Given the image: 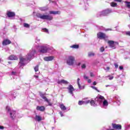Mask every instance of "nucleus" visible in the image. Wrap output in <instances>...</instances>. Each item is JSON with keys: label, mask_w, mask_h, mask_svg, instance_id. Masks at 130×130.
I'll return each mask as SVG.
<instances>
[{"label": "nucleus", "mask_w": 130, "mask_h": 130, "mask_svg": "<svg viewBox=\"0 0 130 130\" xmlns=\"http://www.w3.org/2000/svg\"><path fill=\"white\" fill-rule=\"evenodd\" d=\"M38 48L40 49L39 51L40 53H46L47 52H49V50H50V47L48 45H44L40 47H39V46H37L35 48H32L27 54L26 58H24L23 57H20V61L18 64V67H19V68L24 67V66H25V60H30V59L34 58V55H35V54L36 53V49H38Z\"/></svg>", "instance_id": "1"}, {"label": "nucleus", "mask_w": 130, "mask_h": 130, "mask_svg": "<svg viewBox=\"0 0 130 130\" xmlns=\"http://www.w3.org/2000/svg\"><path fill=\"white\" fill-rule=\"evenodd\" d=\"M37 17L42 20H47L48 21H51L53 19V17L50 15L41 14L40 13L37 14Z\"/></svg>", "instance_id": "2"}, {"label": "nucleus", "mask_w": 130, "mask_h": 130, "mask_svg": "<svg viewBox=\"0 0 130 130\" xmlns=\"http://www.w3.org/2000/svg\"><path fill=\"white\" fill-rule=\"evenodd\" d=\"M112 13V10L108 9L107 10H103L102 12H99L97 14V17H102L104 16H108L109 14Z\"/></svg>", "instance_id": "3"}, {"label": "nucleus", "mask_w": 130, "mask_h": 130, "mask_svg": "<svg viewBox=\"0 0 130 130\" xmlns=\"http://www.w3.org/2000/svg\"><path fill=\"white\" fill-rule=\"evenodd\" d=\"M6 110L7 111L8 113L10 114V117L12 119H14V118H15L16 116H17L16 111L11 110L10 107L7 106L6 107Z\"/></svg>", "instance_id": "4"}, {"label": "nucleus", "mask_w": 130, "mask_h": 130, "mask_svg": "<svg viewBox=\"0 0 130 130\" xmlns=\"http://www.w3.org/2000/svg\"><path fill=\"white\" fill-rule=\"evenodd\" d=\"M75 61V57L73 56H69L68 57L67 59V64L68 66H73L74 65V62Z\"/></svg>", "instance_id": "5"}, {"label": "nucleus", "mask_w": 130, "mask_h": 130, "mask_svg": "<svg viewBox=\"0 0 130 130\" xmlns=\"http://www.w3.org/2000/svg\"><path fill=\"white\" fill-rule=\"evenodd\" d=\"M6 15L8 18H10L11 20H14L15 19V16H16L15 12L10 11H7Z\"/></svg>", "instance_id": "6"}, {"label": "nucleus", "mask_w": 130, "mask_h": 130, "mask_svg": "<svg viewBox=\"0 0 130 130\" xmlns=\"http://www.w3.org/2000/svg\"><path fill=\"white\" fill-rule=\"evenodd\" d=\"M40 96L43 99H44L45 102H47V103H48L49 106H51V105H52L51 103H50V100H48L47 98H46L45 95H44V94L41 93L40 94Z\"/></svg>", "instance_id": "7"}, {"label": "nucleus", "mask_w": 130, "mask_h": 130, "mask_svg": "<svg viewBox=\"0 0 130 130\" xmlns=\"http://www.w3.org/2000/svg\"><path fill=\"white\" fill-rule=\"evenodd\" d=\"M87 99H88V98L84 99L83 101H79L78 105H84L90 103V100H87Z\"/></svg>", "instance_id": "8"}, {"label": "nucleus", "mask_w": 130, "mask_h": 130, "mask_svg": "<svg viewBox=\"0 0 130 130\" xmlns=\"http://www.w3.org/2000/svg\"><path fill=\"white\" fill-rule=\"evenodd\" d=\"M67 89H68L69 93L72 95V96H74V93H73V92L75 91V88H74V86H73L72 84H70L69 85V87H67Z\"/></svg>", "instance_id": "9"}, {"label": "nucleus", "mask_w": 130, "mask_h": 130, "mask_svg": "<svg viewBox=\"0 0 130 130\" xmlns=\"http://www.w3.org/2000/svg\"><path fill=\"white\" fill-rule=\"evenodd\" d=\"M97 36L98 38H99V39H105L106 38H107V36H106V35L101 32L98 33Z\"/></svg>", "instance_id": "10"}, {"label": "nucleus", "mask_w": 130, "mask_h": 130, "mask_svg": "<svg viewBox=\"0 0 130 130\" xmlns=\"http://www.w3.org/2000/svg\"><path fill=\"white\" fill-rule=\"evenodd\" d=\"M54 59V57L53 56H50L44 57V60H45V61H51V60H53Z\"/></svg>", "instance_id": "11"}, {"label": "nucleus", "mask_w": 130, "mask_h": 130, "mask_svg": "<svg viewBox=\"0 0 130 130\" xmlns=\"http://www.w3.org/2000/svg\"><path fill=\"white\" fill-rule=\"evenodd\" d=\"M57 83L58 84H60V85L63 84V85H68L69 84V82L65 80L64 79H62L61 80H59L57 81Z\"/></svg>", "instance_id": "12"}, {"label": "nucleus", "mask_w": 130, "mask_h": 130, "mask_svg": "<svg viewBox=\"0 0 130 130\" xmlns=\"http://www.w3.org/2000/svg\"><path fill=\"white\" fill-rule=\"evenodd\" d=\"M108 43L111 48H112L113 49H115V45H114V41H109Z\"/></svg>", "instance_id": "13"}, {"label": "nucleus", "mask_w": 130, "mask_h": 130, "mask_svg": "<svg viewBox=\"0 0 130 130\" xmlns=\"http://www.w3.org/2000/svg\"><path fill=\"white\" fill-rule=\"evenodd\" d=\"M113 128L114 129H121V125L117 124H112Z\"/></svg>", "instance_id": "14"}, {"label": "nucleus", "mask_w": 130, "mask_h": 130, "mask_svg": "<svg viewBox=\"0 0 130 130\" xmlns=\"http://www.w3.org/2000/svg\"><path fill=\"white\" fill-rule=\"evenodd\" d=\"M9 60H17L18 59V57L16 55H11L8 57Z\"/></svg>", "instance_id": "15"}, {"label": "nucleus", "mask_w": 130, "mask_h": 130, "mask_svg": "<svg viewBox=\"0 0 130 130\" xmlns=\"http://www.w3.org/2000/svg\"><path fill=\"white\" fill-rule=\"evenodd\" d=\"M114 100H116V102L117 103L118 105H120V98H119L118 95H115L114 97Z\"/></svg>", "instance_id": "16"}, {"label": "nucleus", "mask_w": 130, "mask_h": 130, "mask_svg": "<svg viewBox=\"0 0 130 130\" xmlns=\"http://www.w3.org/2000/svg\"><path fill=\"white\" fill-rule=\"evenodd\" d=\"M107 106H108V102L106 100H104V102H103V106L102 107L103 108L106 109L107 108Z\"/></svg>", "instance_id": "17"}, {"label": "nucleus", "mask_w": 130, "mask_h": 130, "mask_svg": "<svg viewBox=\"0 0 130 130\" xmlns=\"http://www.w3.org/2000/svg\"><path fill=\"white\" fill-rule=\"evenodd\" d=\"M11 44V41L10 40H5L3 42V45H8Z\"/></svg>", "instance_id": "18"}, {"label": "nucleus", "mask_w": 130, "mask_h": 130, "mask_svg": "<svg viewBox=\"0 0 130 130\" xmlns=\"http://www.w3.org/2000/svg\"><path fill=\"white\" fill-rule=\"evenodd\" d=\"M37 110H39L40 111H44V110H45V107H44V106H38L37 107Z\"/></svg>", "instance_id": "19"}, {"label": "nucleus", "mask_w": 130, "mask_h": 130, "mask_svg": "<svg viewBox=\"0 0 130 130\" xmlns=\"http://www.w3.org/2000/svg\"><path fill=\"white\" fill-rule=\"evenodd\" d=\"M35 119L36 121H41L42 120V117L39 115H36Z\"/></svg>", "instance_id": "20"}, {"label": "nucleus", "mask_w": 130, "mask_h": 130, "mask_svg": "<svg viewBox=\"0 0 130 130\" xmlns=\"http://www.w3.org/2000/svg\"><path fill=\"white\" fill-rule=\"evenodd\" d=\"M49 14L51 15H59V14H60V12L59 11H49Z\"/></svg>", "instance_id": "21"}, {"label": "nucleus", "mask_w": 130, "mask_h": 130, "mask_svg": "<svg viewBox=\"0 0 130 130\" xmlns=\"http://www.w3.org/2000/svg\"><path fill=\"white\" fill-rule=\"evenodd\" d=\"M77 85L80 90L84 89V86H81V84H80V78L77 79Z\"/></svg>", "instance_id": "22"}, {"label": "nucleus", "mask_w": 130, "mask_h": 130, "mask_svg": "<svg viewBox=\"0 0 130 130\" xmlns=\"http://www.w3.org/2000/svg\"><path fill=\"white\" fill-rule=\"evenodd\" d=\"M103 99H104V97L101 95L99 98L95 99V101L101 102Z\"/></svg>", "instance_id": "23"}, {"label": "nucleus", "mask_w": 130, "mask_h": 130, "mask_svg": "<svg viewBox=\"0 0 130 130\" xmlns=\"http://www.w3.org/2000/svg\"><path fill=\"white\" fill-rule=\"evenodd\" d=\"M89 103H90L91 106L96 107L97 106V103H96V102L94 101L93 100H91L89 102Z\"/></svg>", "instance_id": "24"}, {"label": "nucleus", "mask_w": 130, "mask_h": 130, "mask_svg": "<svg viewBox=\"0 0 130 130\" xmlns=\"http://www.w3.org/2000/svg\"><path fill=\"white\" fill-rule=\"evenodd\" d=\"M59 107L60 109L63 111H64V110H67V108L66 107V106H64V105H63V104H60Z\"/></svg>", "instance_id": "25"}, {"label": "nucleus", "mask_w": 130, "mask_h": 130, "mask_svg": "<svg viewBox=\"0 0 130 130\" xmlns=\"http://www.w3.org/2000/svg\"><path fill=\"white\" fill-rule=\"evenodd\" d=\"M39 9L42 12H46V11H47V10H48V8L47 7H40Z\"/></svg>", "instance_id": "26"}, {"label": "nucleus", "mask_w": 130, "mask_h": 130, "mask_svg": "<svg viewBox=\"0 0 130 130\" xmlns=\"http://www.w3.org/2000/svg\"><path fill=\"white\" fill-rule=\"evenodd\" d=\"M111 88L113 90V91H115V90H117V86H114V85H112Z\"/></svg>", "instance_id": "27"}, {"label": "nucleus", "mask_w": 130, "mask_h": 130, "mask_svg": "<svg viewBox=\"0 0 130 130\" xmlns=\"http://www.w3.org/2000/svg\"><path fill=\"white\" fill-rule=\"evenodd\" d=\"M23 26L25 28H29L30 27V25L28 23H23Z\"/></svg>", "instance_id": "28"}, {"label": "nucleus", "mask_w": 130, "mask_h": 130, "mask_svg": "<svg viewBox=\"0 0 130 130\" xmlns=\"http://www.w3.org/2000/svg\"><path fill=\"white\" fill-rule=\"evenodd\" d=\"M71 48H79V46L78 45H73L72 46H71Z\"/></svg>", "instance_id": "29"}, {"label": "nucleus", "mask_w": 130, "mask_h": 130, "mask_svg": "<svg viewBox=\"0 0 130 130\" xmlns=\"http://www.w3.org/2000/svg\"><path fill=\"white\" fill-rule=\"evenodd\" d=\"M12 99H10V100H12V99H14L16 98V93L14 92L12 94H11Z\"/></svg>", "instance_id": "30"}, {"label": "nucleus", "mask_w": 130, "mask_h": 130, "mask_svg": "<svg viewBox=\"0 0 130 130\" xmlns=\"http://www.w3.org/2000/svg\"><path fill=\"white\" fill-rule=\"evenodd\" d=\"M110 5L111 7H116V6H117V4L114 2L111 3Z\"/></svg>", "instance_id": "31"}, {"label": "nucleus", "mask_w": 130, "mask_h": 130, "mask_svg": "<svg viewBox=\"0 0 130 130\" xmlns=\"http://www.w3.org/2000/svg\"><path fill=\"white\" fill-rule=\"evenodd\" d=\"M34 70H35V72H38V71L39 70V66H38V65L36 66V67L34 68Z\"/></svg>", "instance_id": "32"}, {"label": "nucleus", "mask_w": 130, "mask_h": 130, "mask_svg": "<svg viewBox=\"0 0 130 130\" xmlns=\"http://www.w3.org/2000/svg\"><path fill=\"white\" fill-rule=\"evenodd\" d=\"M106 78H108L109 80H113V78L114 77L111 76H106Z\"/></svg>", "instance_id": "33"}, {"label": "nucleus", "mask_w": 130, "mask_h": 130, "mask_svg": "<svg viewBox=\"0 0 130 130\" xmlns=\"http://www.w3.org/2000/svg\"><path fill=\"white\" fill-rule=\"evenodd\" d=\"M95 54L93 52H89L88 53V56H94Z\"/></svg>", "instance_id": "34"}, {"label": "nucleus", "mask_w": 130, "mask_h": 130, "mask_svg": "<svg viewBox=\"0 0 130 130\" xmlns=\"http://www.w3.org/2000/svg\"><path fill=\"white\" fill-rule=\"evenodd\" d=\"M125 3L127 4L126 7H127L128 9H130V5H129L130 2H128L126 1V2H125Z\"/></svg>", "instance_id": "35"}, {"label": "nucleus", "mask_w": 130, "mask_h": 130, "mask_svg": "<svg viewBox=\"0 0 130 130\" xmlns=\"http://www.w3.org/2000/svg\"><path fill=\"white\" fill-rule=\"evenodd\" d=\"M42 30L43 32H46V33H49L48 31V29L46 28H43Z\"/></svg>", "instance_id": "36"}, {"label": "nucleus", "mask_w": 130, "mask_h": 130, "mask_svg": "<svg viewBox=\"0 0 130 130\" xmlns=\"http://www.w3.org/2000/svg\"><path fill=\"white\" fill-rule=\"evenodd\" d=\"M86 64H82L81 66V69H86Z\"/></svg>", "instance_id": "37"}, {"label": "nucleus", "mask_w": 130, "mask_h": 130, "mask_svg": "<svg viewBox=\"0 0 130 130\" xmlns=\"http://www.w3.org/2000/svg\"><path fill=\"white\" fill-rule=\"evenodd\" d=\"M16 75H17V73L16 72H15L13 71L11 73V76H16Z\"/></svg>", "instance_id": "38"}, {"label": "nucleus", "mask_w": 130, "mask_h": 130, "mask_svg": "<svg viewBox=\"0 0 130 130\" xmlns=\"http://www.w3.org/2000/svg\"><path fill=\"white\" fill-rule=\"evenodd\" d=\"M91 88H92V89H93L94 90L98 91V92H99V90H98V89H97V87L95 86H91Z\"/></svg>", "instance_id": "39"}, {"label": "nucleus", "mask_w": 130, "mask_h": 130, "mask_svg": "<svg viewBox=\"0 0 130 130\" xmlns=\"http://www.w3.org/2000/svg\"><path fill=\"white\" fill-rule=\"evenodd\" d=\"M104 50H105L104 47H101V48H100L101 52H103V51H104Z\"/></svg>", "instance_id": "40"}, {"label": "nucleus", "mask_w": 130, "mask_h": 130, "mask_svg": "<svg viewBox=\"0 0 130 130\" xmlns=\"http://www.w3.org/2000/svg\"><path fill=\"white\" fill-rule=\"evenodd\" d=\"M125 34L128 36H130V31H126Z\"/></svg>", "instance_id": "41"}, {"label": "nucleus", "mask_w": 130, "mask_h": 130, "mask_svg": "<svg viewBox=\"0 0 130 130\" xmlns=\"http://www.w3.org/2000/svg\"><path fill=\"white\" fill-rule=\"evenodd\" d=\"M105 71H109V70H110V68L108 67H106V68H105Z\"/></svg>", "instance_id": "42"}, {"label": "nucleus", "mask_w": 130, "mask_h": 130, "mask_svg": "<svg viewBox=\"0 0 130 130\" xmlns=\"http://www.w3.org/2000/svg\"><path fill=\"white\" fill-rule=\"evenodd\" d=\"M84 79H85V80H88V79H89V78L87 76H86V75H84Z\"/></svg>", "instance_id": "43"}, {"label": "nucleus", "mask_w": 130, "mask_h": 130, "mask_svg": "<svg viewBox=\"0 0 130 130\" xmlns=\"http://www.w3.org/2000/svg\"><path fill=\"white\" fill-rule=\"evenodd\" d=\"M59 114L60 115V116L62 117L63 116V114H62V112H60Z\"/></svg>", "instance_id": "44"}, {"label": "nucleus", "mask_w": 130, "mask_h": 130, "mask_svg": "<svg viewBox=\"0 0 130 130\" xmlns=\"http://www.w3.org/2000/svg\"><path fill=\"white\" fill-rule=\"evenodd\" d=\"M115 68L117 69L118 68V64L117 63H115Z\"/></svg>", "instance_id": "45"}, {"label": "nucleus", "mask_w": 130, "mask_h": 130, "mask_svg": "<svg viewBox=\"0 0 130 130\" xmlns=\"http://www.w3.org/2000/svg\"><path fill=\"white\" fill-rule=\"evenodd\" d=\"M5 128V127L4 126L0 125V129H4Z\"/></svg>", "instance_id": "46"}, {"label": "nucleus", "mask_w": 130, "mask_h": 130, "mask_svg": "<svg viewBox=\"0 0 130 130\" xmlns=\"http://www.w3.org/2000/svg\"><path fill=\"white\" fill-rule=\"evenodd\" d=\"M119 70H120V71H121L122 70H123V67L122 66H120Z\"/></svg>", "instance_id": "47"}, {"label": "nucleus", "mask_w": 130, "mask_h": 130, "mask_svg": "<svg viewBox=\"0 0 130 130\" xmlns=\"http://www.w3.org/2000/svg\"><path fill=\"white\" fill-rule=\"evenodd\" d=\"M90 77H94V74H93V73H90Z\"/></svg>", "instance_id": "48"}, {"label": "nucleus", "mask_w": 130, "mask_h": 130, "mask_svg": "<svg viewBox=\"0 0 130 130\" xmlns=\"http://www.w3.org/2000/svg\"><path fill=\"white\" fill-rule=\"evenodd\" d=\"M114 2H117L118 3H121V0H114Z\"/></svg>", "instance_id": "49"}, {"label": "nucleus", "mask_w": 130, "mask_h": 130, "mask_svg": "<svg viewBox=\"0 0 130 130\" xmlns=\"http://www.w3.org/2000/svg\"><path fill=\"white\" fill-rule=\"evenodd\" d=\"M97 84V83L96 82V81H94L93 83V85H94V86H95V85H96Z\"/></svg>", "instance_id": "50"}, {"label": "nucleus", "mask_w": 130, "mask_h": 130, "mask_svg": "<svg viewBox=\"0 0 130 130\" xmlns=\"http://www.w3.org/2000/svg\"><path fill=\"white\" fill-rule=\"evenodd\" d=\"M87 82H88V83H91L92 81H91V79H88Z\"/></svg>", "instance_id": "51"}, {"label": "nucleus", "mask_w": 130, "mask_h": 130, "mask_svg": "<svg viewBox=\"0 0 130 130\" xmlns=\"http://www.w3.org/2000/svg\"><path fill=\"white\" fill-rule=\"evenodd\" d=\"M35 78H36V79H38V76L35 75Z\"/></svg>", "instance_id": "52"}, {"label": "nucleus", "mask_w": 130, "mask_h": 130, "mask_svg": "<svg viewBox=\"0 0 130 130\" xmlns=\"http://www.w3.org/2000/svg\"><path fill=\"white\" fill-rule=\"evenodd\" d=\"M106 87H111V85H106Z\"/></svg>", "instance_id": "53"}, {"label": "nucleus", "mask_w": 130, "mask_h": 130, "mask_svg": "<svg viewBox=\"0 0 130 130\" xmlns=\"http://www.w3.org/2000/svg\"><path fill=\"white\" fill-rule=\"evenodd\" d=\"M111 30V29H107L106 30V31H108V30Z\"/></svg>", "instance_id": "54"}, {"label": "nucleus", "mask_w": 130, "mask_h": 130, "mask_svg": "<svg viewBox=\"0 0 130 130\" xmlns=\"http://www.w3.org/2000/svg\"><path fill=\"white\" fill-rule=\"evenodd\" d=\"M37 40L38 41H40V39H37Z\"/></svg>", "instance_id": "55"}, {"label": "nucleus", "mask_w": 130, "mask_h": 130, "mask_svg": "<svg viewBox=\"0 0 130 130\" xmlns=\"http://www.w3.org/2000/svg\"><path fill=\"white\" fill-rule=\"evenodd\" d=\"M2 59L1 58H0V62L2 61Z\"/></svg>", "instance_id": "56"}, {"label": "nucleus", "mask_w": 130, "mask_h": 130, "mask_svg": "<svg viewBox=\"0 0 130 130\" xmlns=\"http://www.w3.org/2000/svg\"><path fill=\"white\" fill-rule=\"evenodd\" d=\"M86 6H87V7H88V6H89V5H88V4H86Z\"/></svg>", "instance_id": "57"}]
</instances>
